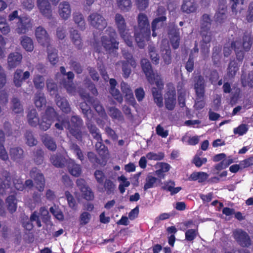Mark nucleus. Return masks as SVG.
I'll return each mask as SVG.
<instances>
[{
	"instance_id": "f257e3e1",
	"label": "nucleus",
	"mask_w": 253,
	"mask_h": 253,
	"mask_svg": "<svg viewBox=\"0 0 253 253\" xmlns=\"http://www.w3.org/2000/svg\"><path fill=\"white\" fill-rule=\"evenodd\" d=\"M137 28L135 29L134 37L138 46L142 48L151 38V29L147 16L140 13L137 17Z\"/></svg>"
},
{
	"instance_id": "f03ea898",
	"label": "nucleus",
	"mask_w": 253,
	"mask_h": 253,
	"mask_svg": "<svg viewBox=\"0 0 253 253\" xmlns=\"http://www.w3.org/2000/svg\"><path fill=\"white\" fill-rule=\"evenodd\" d=\"M54 119L57 121H60V117L58 115L53 107L47 106L45 113L39 120L38 125L39 128L43 131L48 129Z\"/></svg>"
},
{
	"instance_id": "7ed1b4c3",
	"label": "nucleus",
	"mask_w": 253,
	"mask_h": 253,
	"mask_svg": "<svg viewBox=\"0 0 253 253\" xmlns=\"http://www.w3.org/2000/svg\"><path fill=\"white\" fill-rule=\"evenodd\" d=\"M67 129L71 134L78 140L82 138L81 128L83 125L82 118L77 115L72 116L70 121L67 119Z\"/></svg>"
},
{
	"instance_id": "20e7f679",
	"label": "nucleus",
	"mask_w": 253,
	"mask_h": 253,
	"mask_svg": "<svg viewBox=\"0 0 253 253\" xmlns=\"http://www.w3.org/2000/svg\"><path fill=\"white\" fill-rule=\"evenodd\" d=\"M116 32H111L109 36H103L101 38L102 45L106 51L111 53L116 51L119 48V42L116 41Z\"/></svg>"
},
{
	"instance_id": "39448f33",
	"label": "nucleus",
	"mask_w": 253,
	"mask_h": 253,
	"mask_svg": "<svg viewBox=\"0 0 253 253\" xmlns=\"http://www.w3.org/2000/svg\"><path fill=\"white\" fill-rule=\"evenodd\" d=\"M166 14V11L165 8L162 6H158L156 11V16L157 17L155 18L151 23L152 35L153 37H156L157 33H156V30L162 27L164 22L166 21L167 17Z\"/></svg>"
},
{
	"instance_id": "423d86ee",
	"label": "nucleus",
	"mask_w": 253,
	"mask_h": 253,
	"mask_svg": "<svg viewBox=\"0 0 253 253\" xmlns=\"http://www.w3.org/2000/svg\"><path fill=\"white\" fill-rule=\"evenodd\" d=\"M227 18V6L226 0H218V8L216 11L214 19L216 23H225Z\"/></svg>"
},
{
	"instance_id": "0eeeda50",
	"label": "nucleus",
	"mask_w": 253,
	"mask_h": 253,
	"mask_svg": "<svg viewBox=\"0 0 253 253\" xmlns=\"http://www.w3.org/2000/svg\"><path fill=\"white\" fill-rule=\"evenodd\" d=\"M233 237L238 244L242 247L251 245V240L248 233L241 229H237L233 232Z\"/></svg>"
},
{
	"instance_id": "6e6552de",
	"label": "nucleus",
	"mask_w": 253,
	"mask_h": 253,
	"mask_svg": "<svg viewBox=\"0 0 253 253\" xmlns=\"http://www.w3.org/2000/svg\"><path fill=\"white\" fill-rule=\"evenodd\" d=\"M176 103V94L175 87L173 85H169L165 98L166 108L172 111L174 109Z\"/></svg>"
},
{
	"instance_id": "1a4fd4ad",
	"label": "nucleus",
	"mask_w": 253,
	"mask_h": 253,
	"mask_svg": "<svg viewBox=\"0 0 253 253\" xmlns=\"http://www.w3.org/2000/svg\"><path fill=\"white\" fill-rule=\"evenodd\" d=\"M88 20L92 27L100 31L104 30L107 25L104 18L96 12L91 14L88 18Z\"/></svg>"
},
{
	"instance_id": "9d476101",
	"label": "nucleus",
	"mask_w": 253,
	"mask_h": 253,
	"mask_svg": "<svg viewBox=\"0 0 253 253\" xmlns=\"http://www.w3.org/2000/svg\"><path fill=\"white\" fill-rule=\"evenodd\" d=\"M30 176L34 179L36 189L40 192H42L45 186V179L43 174L37 168H33L30 172Z\"/></svg>"
},
{
	"instance_id": "9b49d317",
	"label": "nucleus",
	"mask_w": 253,
	"mask_h": 253,
	"mask_svg": "<svg viewBox=\"0 0 253 253\" xmlns=\"http://www.w3.org/2000/svg\"><path fill=\"white\" fill-rule=\"evenodd\" d=\"M194 81V89L197 97L196 99L197 100L203 99L205 93L206 87L204 78L201 75H199L195 78Z\"/></svg>"
},
{
	"instance_id": "f8f14e48",
	"label": "nucleus",
	"mask_w": 253,
	"mask_h": 253,
	"mask_svg": "<svg viewBox=\"0 0 253 253\" xmlns=\"http://www.w3.org/2000/svg\"><path fill=\"white\" fill-rule=\"evenodd\" d=\"M141 65L148 82L150 84H154L155 82V73L149 61L145 58L142 59L141 60Z\"/></svg>"
},
{
	"instance_id": "ddd939ff",
	"label": "nucleus",
	"mask_w": 253,
	"mask_h": 253,
	"mask_svg": "<svg viewBox=\"0 0 253 253\" xmlns=\"http://www.w3.org/2000/svg\"><path fill=\"white\" fill-rule=\"evenodd\" d=\"M88 97H91L88 94L82 95V98L84 100V101L81 102L80 104V108L84 114V117L85 118L86 120L91 119L93 117L92 111L91 110L92 105H90L89 102L87 101L88 100Z\"/></svg>"
},
{
	"instance_id": "4468645a",
	"label": "nucleus",
	"mask_w": 253,
	"mask_h": 253,
	"mask_svg": "<svg viewBox=\"0 0 253 253\" xmlns=\"http://www.w3.org/2000/svg\"><path fill=\"white\" fill-rule=\"evenodd\" d=\"M32 27V23L30 18L22 17H19L16 23L15 31L19 34H26Z\"/></svg>"
},
{
	"instance_id": "2eb2a0df",
	"label": "nucleus",
	"mask_w": 253,
	"mask_h": 253,
	"mask_svg": "<svg viewBox=\"0 0 253 253\" xmlns=\"http://www.w3.org/2000/svg\"><path fill=\"white\" fill-rule=\"evenodd\" d=\"M35 35L39 43L43 46H48L50 38L46 31L43 27H37L35 30Z\"/></svg>"
},
{
	"instance_id": "dca6fc26",
	"label": "nucleus",
	"mask_w": 253,
	"mask_h": 253,
	"mask_svg": "<svg viewBox=\"0 0 253 253\" xmlns=\"http://www.w3.org/2000/svg\"><path fill=\"white\" fill-rule=\"evenodd\" d=\"M0 174L4 179L0 177V194L4 195L10 187L11 178L10 172L7 170H2Z\"/></svg>"
},
{
	"instance_id": "f3484780",
	"label": "nucleus",
	"mask_w": 253,
	"mask_h": 253,
	"mask_svg": "<svg viewBox=\"0 0 253 253\" xmlns=\"http://www.w3.org/2000/svg\"><path fill=\"white\" fill-rule=\"evenodd\" d=\"M169 35L172 48L174 49L178 48L180 40L179 29L175 26L171 27L169 30Z\"/></svg>"
},
{
	"instance_id": "a211bd4d",
	"label": "nucleus",
	"mask_w": 253,
	"mask_h": 253,
	"mask_svg": "<svg viewBox=\"0 0 253 253\" xmlns=\"http://www.w3.org/2000/svg\"><path fill=\"white\" fill-rule=\"evenodd\" d=\"M37 6L41 13L50 19L52 16V10L48 0H37Z\"/></svg>"
},
{
	"instance_id": "6ab92c4d",
	"label": "nucleus",
	"mask_w": 253,
	"mask_h": 253,
	"mask_svg": "<svg viewBox=\"0 0 253 253\" xmlns=\"http://www.w3.org/2000/svg\"><path fill=\"white\" fill-rule=\"evenodd\" d=\"M30 73L29 71H25L23 73L21 69H17L14 73L13 83L16 87H20L24 81L29 79Z\"/></svg>"
},
{
	"instance_id": "aec40b11",
	"label": "nucleus",
	"mask_w": 253,
	"mask_h": 253,
	"mask_svg": "<svg viewBox=\"0 0 253 253\" xmlns=\"http://www.w3.org/2000/svg\"><path fill=\"white\" fill-rule=\"evenodd\" d=\"M22 55L19 52L10 53L7 58V64L8 67L11 68H15L21 63Z\"/></svg>"
},
{
	"instance_id": "412c9836",
	"label": "nucleus",
	"mask_w": 253,
	"mask_h": 253,
	"mask_svg": "<svg viewBox=\"0 0 253 253\" xmlns=\"http://www.w3.org/2000/svg\"><path fill=\"white\" fill-rule=\"evenodd\" d=\"M231 47L235 51L237 59L239 61H242L244 58L245 51L242 48L241 39L232 41L231 43Z\"/></svg>"
},
{
	"instance_id": "4be33fe9",
	"label": "nucleus",
	"mask_w": 253,
	"mask_h": 253,
	"mask_svg": "<svg viewBox=\"0 0 253 253\" xmlns=\"http://www.w3.org/2000/svg\"><path fill=\"white\" fill-rule=\"evenodd\" d=\"M197 7V4L195 0H183L181 9L182 12L190 14L195 12Z\"/></svg>"
},
{
	"instance_id": "5701e85b",
	"label": "nucleus",
	"mask_w": 253,
	"mask_h": 253,
	"mask_svg": "<svg viewBox=\"0 0 253 253\" xmlns=\"http://www.w3.org/2000/svg\"><path fill=\"white\" fill-rule=\"evenodd\" d=\"M66 76H67L68 81L64 79L61 83V84L67 90L68 92L72 93L75 91V89L73 82L75 75L72 72L69 71L67 73Z\"/></svg>"
},
{
	"instance_id": "b1692460",
	"label": "nucleus",
	"mask_w": 253,
	"mask_h": 253,
	"mask_svg": "<svg viewBox=\"0 0 253 253\" xmlns=\"http://www.w3.org/2000/svg\"><path fill=\"white\" fill-rule=\"evenodd\" d=\"M115 21L120 35H123L127 32L126 24L123 15L120 13L116 14Z\"/></svg>"
},
{
	"instance_id": "393cba45",
	"label": "nucleus",
	"mask_w": 253,
	"mask_h": 253,
	"mask_svg": "<svg viewBox=\"0 0 253 253\" xmlns=\"http://www.w3.org/2000/svg\"><path fill=\"white\" fill-rule=\"evenodd\" d=\"M58 13L63 19H67L71 13V9L69 3L66 1L60 3L58 7Z\"/></svg>"
},
{
	"instance_id": "a878e982",
	"label": "nucleus",
	"mask_w": 253,
	"mask_h": 253,
	"mask_svg": "<svg viewBox=\"0 0 253 253\" xmlns=\"http://www.w3.org/2000/svg\"><path fill=\"white\" fill-rule=\"evenodd\" d=\"M9 155L12 160L17 162H20L24 158V151L19 147L11 148L9 150Z\"/></svg>"
},
{
	"instance_id": "bb28decb",
	"label": "nucleus",
	"mask_w": 253,
	"mask_h": 253,
	"mask_svg": "<svg viewBox=\"0 0 253 253\" xmlns=\"http://www.w3.org/2000/svg\"><path fill=\"white\" fill-rule=\"evenodd\" d=\"M175 185L174 181L169 180L163 183V185L162 186L161 189L163 190L170 192V195H173L178 193L182 189L181 187H174Z\"/></svg>"
},
{
	"instance_id": "cd10ccee",
	"label": "nucleus",
	"mask_w": 253,
	"mask_h": 253,
	"mask_svg": "<svg viewBox=\"0 0 253 253\" xmlns=\"http://www.w3.org/2000/svg\"><path fill=\"white\" fill-rule=\"evenodd\" d=\"M121 88L126 99L129 100V101L131 102V104L132 105L135 104V99L134 98L132 90L129 85L126 83L123 82L121 84Z\"/></svg>"
},
{
	"instance_id": "c85d7f7f",
	"label": "nucleus",
	"mask_w": 253,
	"mask_h": 253,
	"mask_svg": "<svg viewBox=\"0 0 253 253\" xmlns=\"http://www.w3.org/2000/svg\"><path fill=\"white\" fill-rule=\"evenodd\" d=\"M86 125L93 138L96 140H101V134L99 132V130L91 121V119L86 120Z\"/></svg>"
},
{
	"instance_id": "c756f323",
	"label": "nucleus",
	"mask_w": 253,
	"mask_h": 253,
	"mask_svg": "<svg viewBox=\"0 0 253 253\" xmlns=\"http://www.w3.org/2000/svg\"><path fill=\"white\" fill-rule=\"evenodd\" d=\"M56 104L62 111L66 114L69 113L71 111V108L67 99L60 96H56Z\"/></svg>"
},
{
	"instance_id": "7c9ffc66",
	"label": "nucleus",
	"mask_w": 253,
	"mask_h": 253,
	"mask_svg": "<svg viewBox=\"0 0 253 253\" xmlns=\"http://www.w3.org/2000/svg\"><path fill=\"white\" fill-rule=\"evenodd\" d=\"M209 174L205 172L199 171L192 172L188 178L190 181H197L199 183H203L205 182L209 177Z\"/></svg>"
},
{
	"instance_id": "2f4dec72",
	"label": "nucleus",
	"mask_w": 253,
	"mask_h": 253,
	"mask_svg": "<svg viewBox=\"0 0 253 253\" xmlns=\"http://www.w3.org/2000/svg\"><path fill=\"white\" fill-rule=\"evenodd\" d=\"M50 160L53 165L57 168H63L66 163L65 157L61 154L51 156Z\"/></svg>"
},
{
	"instance_id": "473e14b6",
	"label": "nucleus",
	"mask_w": 253,
	"mask_h": 253,
	"mask_svg": "<svg viewBox=\"0 0 253 253\" xmlns=\"http://www.w3.org/2000/svg\"><path fill=\"white\" fill-rule=\"evenodd\" d=\"M39 120L40 119L36 109H33L29 111L27 114V121L28 124L31 126H37L38 125Z\"/></svg>"
},
{
	"instance_id": "72a5a7b5",
	"label": "nucleus",
	"mask_w": 253,
	"mask_h": 253,
	"mask_svg": "<svg viewBox=\"0 0 253 253\" xmlns=\"http://www.w3.org/2000/svg\"><path fill=\"white\" fill-rule=\"evenodd\" d=\"M46 47L48 60L52 65H55L59 60L58 51L56 48L50 46L49 44Z\"/></svg>"
},
{
	"instance_id": "f704fd0d",
	"label": "nucleus",
	"mask_w": 253,
	"mask_h": 253,
	"mask_svg": "<svg viewBox=\"0 0 253 253\" xmlns=\"http://www.w3.org/2000/svg\"><path fill=\"white\" fill-rule=\"evenodd\" d=\"M46 103V100L44 93L41 91H37L34 97V103L36 107L39 109H42L45 105Z\"/></svg>"
},
{
	"instance_id": "c9c22d12",
	"label": "nucleus",
	"mask_w": 253,
	"mask_h": 253,
	"mask_svg": "<svg viewBox=\"0 0 253 253\" xmlns=\"http://www.w3.org/2000/svg\"><path fill=\"white\" fill-rule=\"evenodd\" d=\"M95 146L97 153L101 157V159H105L108 153V148L103 143L102 137H101V140H97Z\"/></svg>"
},
{
	"instance_id": "e433bc0d",
	"label": "nucleus",
	"mask_w": 253,
	"mask_h": 253,
	"mask_svg": "<svg viewBox=\"0 0 253 253\" xmlns=\"http://www.w3.org/2000/svg\"><path fill=\"white\" fill-rule=\"evenodd\" d=\"M70 37L72 42L76 46L78 49H81L83 47V43L80 34L76 30L71 31Z\"/></svg>"
},
{
	"instance_id": "4c0bfd02",
	"label": "nucleus",
	"mask_w": 253,
	"mask_h": 253,
	"mask_svg": "<svg viewBox=\"0 0 253 253\" xmlns=\"http://www.w3.org/2000/svg\"><path fill=\"white\" fill-rule=\"evenodd\" d=\"M43 143L49 150L54 151L57 148L56 142L54 139L49 135L45 134L42 137Z\"/></svg>"
},
{
	"instance_id": "58836bf2",
	"label": "nucleus",
	"mask_w": 253,
	"mask_h": 253,
	"mask_svg": "<svg viewBox=\"0 0 253 253\" xmlns=\"http://www.w3.org/2000/svg\"><path fill=\"white\" fill-rule=\"evenodd\" d=\"M118 8L122 12H128L132 8L131 0H116Z\"/></svg>"
},
{
	"instance_id": "ea45409f",
	"label": "nucleus",
	"mask_w": 253,
	"mask_h": 253,
	"mask_svg": "<svg viewBox=\"0 0 253 253\" xmlns=\"http://www.w3.org/2000/svg\"><path fill=\"white\" fill-rule=\"evenodd\" d=\"M253 41L251 34L244 33L243 37V42H241L242 48L245 51H248L251 48Z\"/></svg>"
},
{
	"instance_id": "a19ab883",
	"label": "nucleus",
	"mask_w": 253,
	"mask_h": 253,
	"mask_svg": "<svg viewBox=\"0 0 253 253\" xmlns=\"http://www.w3.org/2000/svg\"><path fill=\"white\" fill-rule=\"evenodd\" d=\"M4 133L2 130H0V159L3 161H6L8 159V156L4 147Z\"/></svg>"
},
{
	"instance_id": "79ce46f5",
	"label": "nucleus",
	"mask_w": 253,
	"mask_h": 253,
	"mask_svg": "<svg viewBox=\"0 0 253 253\" xmlns=\"http://www.w3.org/2000/svg\"><path fill=\"white\" fill-rule=\"evenodd\" d=\"M6 203L7 204V209L9 211L12 213L15 212L17 209V199L15 195H9L6 199Z\"/></svg>"
},
{
	"instance_id": "37998d69",
	"label": "nucleus",
	"mask_w": 253,
	"mask_h": 253,
	"mask_svg": "<svg viewBox=\"0 0 253 253\" xmlns=\"http://www.w3.org/2000/svg\"><path fill=\"white\" fill-rule=\"evenodd\" d=\"M211 25V19L210 15L204 14L201 19V30L210 31Z\"/></svg>"
},
{
	"instance_id": "c03bdc74",
	"label": "nucleus",
	"mask_w": 253,
	"mask_h": 253,
	"mask_svg": "<svg viewBox=\"0 0 253 253\" xmlns=\"http://www.w3.org/2000/svg\"><path fill=\"white\" fill-rule=\"evenodd\" d=\"M21 44L27 51L31 52L34 49V44L32 39L27 36L22 37Z\"/></svg>"
},
{
	"instance_id": "a18cd8bd",
	"label": "nucleus",
	"mask_w": 253,
	"mask_h": 253,
	"mask_svg": "<svg viewBox=\"0 0 253 253\" xmlns=\"http://www.w3.org/2000/svg\"><path fill=\"white\" fill-rule=\"evenodd\" d=\"M152 92L155 102L159 107H162L163 106V101L161 90L153 87L152 88Z\"/></svg>"
},
{
	"instance_id": "49530a36",
	"label": "nucleus",
	"mask_w": 253,
	"mask_h": 253,
	"mask_svg": "<svg viewBox=\"0 0 253 253\" xmlns=\"http://www.w3.org/2000/svg\"><path fill=\"white\" fill-rule=\"evenodd\" d=\"M109 116L113 119L118 121H124V118L121 111L115 107H110L108 110Z\"/></svg>"
},
{
	"instance_id": "de8ad7c7",
	"label": "nucleus",
	"mask_w": 253,
	"mask_h": 253,
	"mask_svg": "<svg viewBox=\"0 0 253 253\" xmlns=\"http://www.w3.org/2000/svg\"><path fill=\"white\" fill-rule=\"evenodd\" d=\"M158 179L152 175H148L146 179V183H145L143 189L144 191H147L148 189L152 188L156 185H155ZM160 182L161 180H159Z\"/></svg>"
},
{
	"instance_id": "09e8293b",
	"label": "nucleus",
	"mask_w": 253,
	"mask_h": 253,
	"mask_svg": "<svg viewBox=\"0 0 253 253\" xmlns=\"http://www.w3.org/2000/svg\"><path fill=\"white\" fill-rule=\"evenodd\" d=\"M73 19L79 28L83 30L85 29V23L82 14L76 13L73 15Z\"/></svg>"
},
{
	"instance_id": "8fccbe9b",
	"label": "nucleus",
	"mask_w": 253,
	"mask_h": 253,
	"mask_svg": "<svg viewBox=\"0 0 253 253\" xmlns=\"http://www.w3.org/2000/svg\"><path fill=\"white\" fill-rule=\"evenodd\" d=\"M33 83L36 89H42L44 86V79L40 75H36L33 79Z\"/></svg>"
},
{
	"instance_id": "3c124183",
	"label": "nucleus",
	"mask_w": 253,
	"mask_h": 253,
	"mask_svg": "<svg viewBox=\"0 0 253 253\" xmlns=\"http://www.w3.org/2000/svg\"><path fill=\"white\" fill-rule=\"evenodd\" d=\"M88 100L87 101L89 102L90 105H92V106L97 112L100 113L102 112H104L103 107L100 105L99 102L96 98L93 97H88Z\"/></svg>"
},
{
	"instance_id": "603ef678",
	"label": "nucleus",
	"mask_w": 253,
	"mask_h": 253,
	"mask_svg": "<svg viewBox=\"0 0 253 253\" xmlns=\"http://www.w3.org/2000/svg\"><path fill=\"white\" fill-rule=\"evenodd\" d=\"M239 68L235 61H231L227 68V75L229 77L233 78L238 71Z\"/></svg>"
},
{
	"instance_id": "864d4df0",
	"label": "nucleus",
	"mask_w": 253,
	"mask_h": 253,
	"mask_svg": "<svg viewBox=\"0 0 253 253\" xmlns=\"http://www.w3.org/2000/svg\"><path fill=\"white\" fill-rule=\"evenodd\" d=\"M87 158L89 162L94 166L102 165L103 159H99L96 155L92 152H88L87 153Z\"/></svg>"
},
{
	"instance_id": "5fc2aeb1",
	"label": "nucleus",
	"mask_w": 253,
	"mask_h": 253,
	"mask_svg": "<svg viewBox=\"0 0 253 253\" xmlns=\"http://www.w3.org/2000/svg\"><path fill=\"white\" fill-rule=\"evenodd\" d=\"M162 57L165 65H169L171 63V51L169 47L162 50Z\"/></svg>"
},
{
	"instance_id": "6e6d98bb",
	"label": "nucleus",
	"mask_w": 253,
	"mask_h": 253,
	"mask_svg": "<svg viewBox=\"0 0 253 253\" xmlns=\"http://www.w3.org/2000/svg\"><path fill=\"white\" fill-rule=\"evenodd\" d=\"M71 148L74 153L76 154L77 158L81 161L82 164H84V157L80 147L77 144L73 143L71 145Z\"/></svg>"
},
{
	"instance_id": "4d7b16f0",
	"label": "nucleus",
	"mask_w": 253,
	"mask_h": 253,
	"mask_svg": "<svg viewBox=\"0 0 253 253\" xmlns=\"http://www.w3.org/2000/svg\"><path fill=\"white\" fill-rule=\"evenodd\" d=\"M12 109L16 114L22 113L23 112V107L18 98L15 97L12 99Z\"/></svg>"
},
{
	"instance_id": "13d9d810",
	"label": "nucleus",
	"mask_w": 253,
	"mask_h": 253,
	"mask_svg": "<svg viewBox=\"0 0 253 253\" xmlns=\"http://www.w3.org/2000/svg\"><path fill=\"white\" fill-rule=\"evenodd\" d=\"M10 28L6 19L2 16H0V31L3 35H6L10 32Z\"/></svg>"
},
{
	"instance_id": "bf43d9fd",
	"label": "nucleus",
	"mask_w": 253,
	"mask_h": 253,
	"mask_svg": "<svg viewBox=\"0 0 253 253\" xmlns=\"http://www.w3.org/2000/svg\"><path fill=\"white\" fill-rule=\"evenodd\" d=\"M232 89L233 91L231 92L230 102L233 104H236L240 97L241 89L238 87H233Z\"/></svg>"
},
{
	"instance_id": "052dcab7",
	"label": "nucleus",
	"mask_w": 253,
	"mask_h": 253,
	"mask_svg": "<svg viewBox=\"0 0 253 253\" xmlns=\"http://www.w3.org/2000/svg\"><path fill=\"white\" fill-rule=\"evenodd\" d=\"M198 229H190L185 233V240L189 242L193 241L198 235Z\"/></svg>"
},
{
	"instance_id": "680f3d73",
	"label": "nucleus",
	"mask_w": 253,
	"mask_h": 253,
	"mask_svg": "<svg viewBox=\"0 0 253 253\" xmlns=\"http://www.w3.org/2000/svg\"><path fill=\"white\" fill-rule=\"evenodd\" d=\"M249 130V126L247 124H242L238 127L233 129V132L235 134H238L239 136H242L246 134Z\"/></svg>"
},
{
	"instance_id": "e2e57ef3",
	"label": "nucleus",
	"mask_w": 253,
	"mask_h": 253,
	"mask_svg": "<svg viewBox=\"0 0 253 253\" xmlns=\"http://www.w3.org/2000/svg\"><path fill=\"white\" fill-rule=\"evenodd\" d=\"M123 56L124 58L126 59V62L129 63L132 67H136V62L133 58V56L131 53L127 50H124L123 51Z\"/></svg>"
},
{
	"instance_id": "0e129e2a",
	"label": "nucleus",
	"mask_w": 253,
	"mask_h": 253,
	"mask_svg": "<svg viewBox=\"0 0 253 253\" xmlns=\"http://www.w3.org/2000/svg\"><path fill=\"white\" fill-rule=\"evenodd\" d=\"M165 154L162 152L158 153L149 152L146 155V158L150 160L160 161L163 160Z\"/></svg>"
},
{
	"instance_id": "69168bd1",
	"label": "nucleus",
	"mask_w": 253,
	"mask_h": 253,
	"mask_svg": "<svg viewBox=\"0 0 253 253\" xmlns=\"http://www.w3.org/2000/svg\"><path fill=\"white\" fill-rule=\"evenodd\" d=\"M90 214L86 211L82 212L80 216V224L81 226H84L88 223L91 219Z\"/></svg>"
},
{
	"instance_id": "338daca9",
	"label": "nucleus",
	"mask_w": 253,
	"mask_h": 253,
	"mask_svg": "<svg viewBox=\"0 0 253 253\" xmlns=\"http://www.w3.org/2000/svg\"><path fill=\"white\" fill-rule=\"evenodd\" d=\"M12 182L15 188L17 190L22 191L25 189V185L21 178L17 176L13 177Z\"/></svg>"
},
{
	"instance_id": "774afa93",
	"label": "nucleus",
	"mask_w": 253,
	"mask_h": 253,
	"mask_svg": "<svg viewBox=\"0 0 253 253\" xmlns=\"http://www.w3.org/2000/svg\"><path fill=\"white\" fill-rule=\"evenodd\" d=\"M69 170L72 175L78 177L81 173L82 168L81 165L74 163L72 164V167L69 168Z\"/></svg>"
}]
</instances>
